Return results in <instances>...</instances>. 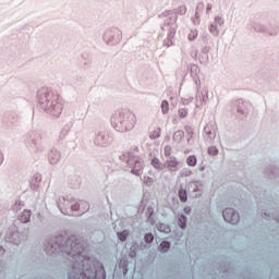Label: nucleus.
<instances>
[{
    "label": "nucleus",
    "mask_w": 279,
    "mask_h": 279,
    "mask_svg": "<svg viewBox=\"0 0 279 279\" xmlns=\"http://www.w3.org/2000/svg\"><path fill=\"white\" fill-rule=\"evenodd\" d=\"M169 247H171V244L167 241L161 242L159 250L160 252H168Z\"/></svg>",
    "instance_id": "obj_10"
},
{
    "label": "nucleus",
    "mask_w": 279,
    "mask_h": 279,
    "mask_svg": "<svg viewBox=\"0 0 279 279\" xmlns=\"http://www.w3.org/2000/svg\"><path fill=\"white\" fill-rule=\"evenodd\" d=\"M179 198H180V201L183 202V203L187 202V199H189V194L186 193V190L181 189V190L179 191Z\"/></svg>",
    "instance_id": "obj_6"
},
{
    "label": "nucleus",
    "mask_w": 279,
    "mask_h": 279,
    "mask_svg": "<svg viewBox=\"0 0 279 279\" xmlns=\"http://www.w3.org/2000/svg\"><path fill=\"white\" fill-rule=\"evenodd\" d=\"M187 38L189 40H195L197 38V31H191Z\"/></svg>",
    "instance_id": "obj_14"
},
{
    "label": "nucleus",
    "mask_w": 279,
    "mask_h": 279,
    "mask_svg": "<svg viewBox=\"0 0 279 279\" xmlns=\"http://www.w3.org/2000/svg\"><path fill=\"white\" fill-rule=\"evenodd\" d=\"M208 154H209L210 156H217V154H219V149H217V147H215V146H210V147L208 148Z\"/></svg>",
    "instance_id": "obj_12"
},
{
    "label": "nucleus",
    "mask_w": 279,
    "mask_h": 279,
    "mask_svg": "<svg viewBox=\"0 0 279 279\" xmlns=\"http://www.w3.org/2000/svg\"><path fill=\"white\" fill-rule=\"evenodd\" d=\"M187 131L190 132V134H193V129L187 128Z\"/></svg>",
    "instance_id": "obj_23"
},
{
    "label": "nucleus",
    "mask_w": 279,
    "mask_h": 279,
    "mask_svg": "<svg viewBox=\"0 0 279 279\" xmlns=\"http://www.w3.org/2000/svg\"><path fill=\"white\" fill-rule=\"evenodd\" d=\"M171 151H172L171 146H166L165 147V156H167V157L171 156Z\"/></svg>",
    "instance_id": "obj_19"
},
{
    "label": "nucleus",
    "mask_w": 279,
    "mask_h": 279,
    "mask_svg": "<svg viewBox=\"0 0 279 279\" xmlns=\"http://www.w3.org/2000/svg\"><path fill=\"white\" fill-rule=\"evenodd\" d=\"M209 32L214 34V36H217V34H219V31H217V26L215 25L210 26Z\"/></svg>",
    "instance_id": "obj_18"
},
{
    "label": "nucleus",
    "mask_w": 279,
    "mask_h": 279,
    "mask_svg": "<svg viewBox=\"0 0 279 279\" xmlns=\"http://www.w3.org/2000/svg\"><path fill=\"white\" fill-rule=\"evenodd\" d=\"M174 136H184V132H182V131H177L175 133H174Z\"/></svg>",
    "instance_id": "obj_20"
},
{
    "label": "nucleus",
    "mask_w": 279,
    "mask_h": 279,
    "mask_svg": "<svg viewBox=\"0 0 279 279\" xmlns=\"http://www.w3.org/2000/svg\"><path fill=\"white\" fill-rule=\"evenodd\" d=\"M167 168L169 169V171H175L178 169V165H180V162L178 161V159L175 158H171L170 160H168L166 162Z\"/></svg>",
    "instance_id": "obj_4"
},
{
    "label": "nucleus",
    "mask_w": 279,
    "mask_h": 279,
    "mask_svg": "<svg viewBox=\"0 0 279 279\" xmlns=\"http://www.w3.org/2000/svg\"><path fill=\"white\" fill-rule=\"evenodd\" d=\"M161 110L163 114H167L169 112V102L167 100H163L161 102Z\"/></svg>",
    "instance_id": "obj_11"
},
{
    "label": "nucleus",
    "mask_w": 279,
    "mask_h": 279,
    "mask_svg": "<svg viewBox=\"0 0 279 279\" xmlns=\"http://www.w3.org/2000/svg\"><path fill=\"white\" fill-rule=\"evenodd\" d=\"M128 234H130V232H128V230H124V231L120 232L118 234V236H119L120 241H125L128 239Z\"/></svg>",
    "instance_id": "obj_13"
},
{
    "label": "nucleus",
    "mask_w": 279,
    "mask_h": 279,
    "mask_svg": "<svg viewBox=\"0 0 279 279\" xmlns=\"http://www.w3.org/2000/svg\"><path fill=\"white\" fill-rule=\"evenodd\" d=\"M148 210H149V213H150V215H154V208H148Z\"/></svg>",
    "instance_id": "obj_21"
},
{
    "label": "nucleus",
    "mask_w": 279,
    "mask_h": 279,
    "mask_svg": "<svg viewBox=\"0 0 279 279\" xmlns=\"http://www.w3.org/2000/svg\"><path fill=\"white\" fill-rule=\"evenodd\" d=\"M144 239L147 243H151L154 241V234L147 233Z\"/></svg>",
    "instance_id": "obj_16"
},
{
    "label": "nucleus",
    "mask_w": 279,
    "mask_h": 279,
    "mask_svg": "<svg viewBox=\"0 0 279 279\" xmlns=\"http://www.w3.org/2000/svg\"><path fill=\"white\" fill-rule=\"evenodd\" d=\"M186 114H189V111L186 109L179 110V116L181 117V119H184Z\"/></svg>",
    "instance_id": "obj_15"
},
{
    "label": "nucleus",
    "mask_w": 279,
    "mask_h": 279,
    "mask_svg": "<svg viewBox=\"0 0 279 279\" xmlns=\"http://www.w3.org/2000/svg\"><path fill=\"white\" fill-rule=\"evenodd\" d=\"M150 138H160V129H157L151 135Z\"/></svg>",
    "instance_id": "obj_17"
},
{
    "label": "nucleus",
    "mask_w": 279,
    "mask_h": 279,
    "mask_svg": "<svg viewBox=\"0 0 279 279\" xmlns=\"http://www.w3.org/2000/svg\"><path fill=\"white\" fill-rule=\"evenodd\" d=\"M223 219L227 223H236L240 219L239 213L234 211L232 208H227L223 210Z\"/></svg>",
    "instance_id": "obj_3"
},
{
    "label": "nucleus",
    "mask_w": 279,
    "mask_h": 279,
    "mask_svg": "<svg viewBox=\"0 0 279 279\" xmlns=\"http://www.w3.org/2000/svg\"><path fill=\"white\" fill-rule=\"evenodd\" d=\"M186 165H189V167H195V165H197V157L193 155L187 157Z\"/></svg>",
    "instance_id": "obj_8"
},
{
    "label": "nucleus",
    "mask_w": 279,
    "mask_h": 279,
    "mask_svg": "<svg viewBox=\"0 0 279 279\" xmlns=\"http://www.w3.org/2000/svg\"><path fill=\"white\" fill-rule=\"evenodd\" d=\"M184 211H185L186 214H189V213H191V208H185Z\"/></svg>",
    "instance_id": "obj_22"
},
{
    "label": "nucleus",
    "mask_w": 279,
    "mask_h": 279,
    "mask_svg": "<svg viewBox=\"0 0 279 279\" xmlns=\"http://www.w3.org/2000/svg\"><path fill=\"white\" fill-rule=\"evenodd\" d=\"M151 165H153L154 169H158L159 171H161V169H163L162 162H160V159H158V158H154L151 160Z\"/></svg>",
    "instance_id": "obj_7"
},
{
    "label": "nucleus",
    "mask_w": 279,
    "mask_h": 279,
    "mask_svg": "<svg viewBox=\"0 0 279 279\" xmlns=\"http://www.w3.org/2000/svg\"><path fill=\"white\" fill-rule=\"evenodd\" d=\"M169 230H170L169 227H167V228H166V232H169Z\"/></svg>",
    "instance_id": "obj_25"
},
{
    "label": "nucleus",
    "mask_w": 279,
    "mask_h": 279,
    "mask_svg": "<svg viewBox=\"0 0 279 279\" xmlns=\"http://www.w3.org/2000/svg\"><path fill=\"white\" fill-rule=\"evenodd\" d=\"M116 130L118 132H128L136 125V116L131 111H122L119 117L116 118Z\"/></svg>",
    "instance_id": "obj_2"
},
{
    "label": "nucleus",
    "mask_w": 279,
    "mask_h": 279,
    "mask_svg": "<svg viewBox=\"0 0 279 279\" xmlns=\"http://www.w3.org/2000/svg\"><path fill=\"white\" fill-rule=\"evenodd\" d=\"M29 219H32V211L25 209L22 215L20 216V221L22 223H27V221H29Z\"/></svg>",
    "instance_id": "obj_5"
},
{
    "label": "nucleus",
    "mask_w": 279,
    "mask_h": 279,
    "mask_svg": "<svg viewBox=\"0 0 279 279\" xmlns=\"http://www.w3.org/2000/svg\"><path fill=\"white\" fill-rule=\"evenodd\" d=\"M52 250L62 254V256H68L72 265V270L69 272L70 279H95L97 278V270L93 269V259L88 257V253L84 248V245L71 236L65 241L63 245H53ZM100 279H106V270L104 266H100Z\"/></svg>",
    "instance_id": "obj_1"
},
{
    "label": "nucleus",
    "mask_w": 279,
    "mask_h": 279,
    "mask_svg": "<svg viewBox=\"0 0 279 279\" xmlns=\"http://www.w3.org/2000/svg\"><path fill=\"white\" fill-rule=\"evenodd\" d=\"M207 12H210V4L207 5Z\"/></svg>",
    "instance_id": "obj_24"
},
{
    "label": "nucleus",
    "mask_w": 279,
    "mask_h": 279,
    "mask_svg": "<svg viewBox=\"0 0 279 279\" xmlns=\"http://www.w3.org/2000/svg\"><path fill=\"white\" fill-rule=\"evenodd\" d=\"M178 223H179L180 228H182V230H184V228H186V216L181 215L179 217V222Z\"/></svg>",
    "instance_id": "obj_9"
}]
</instances>
